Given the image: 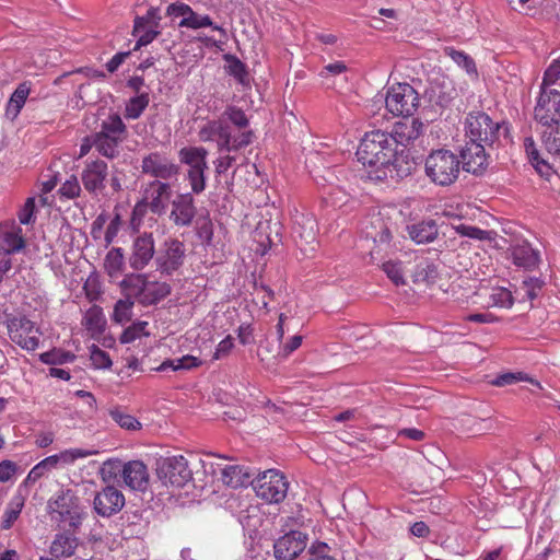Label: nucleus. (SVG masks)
I'll use <instances>...</instances> for the list:
<instances>
[{"label":"nucleus","instance_id":"f257e3e1","mask_svg":"<svg viewBox=\"0 0 560 560\" xmlns=\"http://www.w3.org/2000/svg\"><path fill=\"white\" fill-rule=\"evenodd\" d=\"M395 150L393 137L387 131L378 129L363 136L355 154L358 161L369 168L368 176L369 173H374L388 164L390 159L395 158Z\"/></svg>","mask_w":560,"mask_h":560},{"label":"nucleus","instance_id":"f03ea898","mask_svg":"<svg viewBox=\"0 0 560 560\" xmlns=\"http://www.w3.org/2000/svg\"><path fill=\"white\" fill-rule=\"evenodd\" d=\"M50 520L60 528L77 529L86 516L80 499L70 490H60L48 501Z\"/></svg>","mask_w":560,"mask_h":560},{"label":"nucleus","instance_id":"7ed1b4c3","mask_svg":"<svg viewBox=\"0 0 560 560\" xmlns=\"http://www.w3.org/2000/svg\"><path fill=\"white\" fill-rule=\"evenodd\" d=\"M460 170L459 156L447 149L433 150L424 160V173L436 186L447 187L454 184Z\"/></svg>","mask_w":560,"mask_h":560},{"label":"nucleus","instance_id":"20e7f679","mask_svg":"<svg viewBox=\"0 0 560 560\" xmlns=\"http://www.w3.org/2000/svg\"><path fill=\"white\" fill-rule=\"evenodd\" d=\"M198 138L202 142L215 141L218 151L232 152L238 151L253 142L252 130H244L237 135H233L231 127L221 119L208 120L203 124L199 131Z\"/></svg>","mask_w":560,"mask_h":560},{"label":"nucleus","instance_id":"39448f33","mask_svg":"<svg viewBox=\"0 0 560 560\" xmlns=\"http://www.w3.org/2000/svg\"><path fill=\"white\" fill-rule=\"evenodd\" d=\"M419 103V94L408 83H397L387 90L385 106L394 116H412Z\"/></svg>","mask_w":560,"mask_h":560},{"label":"nucleus","instance_id":"423d86ee","mask_svg":"<svg viewBox=\"0 0 560 560\" xmlns=\"http://www.w3.org/2000/svg\"><path fill=\"white\" fill-rule=\"evenodd\" d=\"M500 125L483 112L469 113L465 120L466 139L493 145L499 137Z\"/></svg>","mask_w":560,"mask_h":560},{"label":"nucleus","instance_id":"0eeeda50","mask_svg":"<svg viewBox=\"0 0 560 560\" xmlns=\"http://www.w3.org/2000/svg\"><path fill=\"white\" fill-rule=\"evenodd\" d=\"M95 453L96 452L94 451H86L82 448H69L58 454L50 455L42 459L30 470L23 483H34L52 469H56L59 466L71 465L77 459L89 457Z\"/></svg>","mask_w":560,"mask_h":560},{"label":"nucleus","instance_id":"6e6552de","mask_svg":"<svg viewBox=\"0 0 560 560\" xmlns=\"http://www.w3.org/2000/svg\"><path fill=\"white\" fill-rule=\"evenodd\" d=\"M288 486L284 475L275 469L264 471L254 481L257 497L267 503L281 502L287 495Z\"/></svg>","mask_w":560,"mask_h":560},{"label":"nucleus","instance_id":"1a4fd4ad","mask_svg":"<svg viewBox=\"0 0 560 560\" xmlns=\"http://www.w3.org/2000/svg\"><path fill=\"white\" fill-rule=\"evenodd\" d=\"M548 85L544 82L540 85V94L537 98L534 116L542 126L552 128L560 122V92L547 89Z\"/></svg>","mask_w":560,"mask_h":560},{"label":"nucleus","instance_id":"9d476101","mask_svg":"<svg viewBox=\"0 0 560 560\" xmlns=\"http://www.w3.org/2000/svg\"><path fill=\"white\" fill-rule=\"evenodd\" d=\"M185 258V244L178 238L167 237L156 253V270L162 275L172 276L184 265Z\"/></svg>","mask_w":560,"mask_h":560},{"label":"nucleus","instance_id":"9b49d317","mask_svg":"<svg viewBox=\"0 0 560 560\" xmlns=\"http://www.w3.org/2000/svg\"><path fill=\"white\" fill-rule=\"evenodd\" d=\"M8 331L10 339L26 351H34L39 346V328L26 316L10 319Z\"/></svg>","mask_w":560,"mask_h":560},{"label":"nucleus","instance_id":"f8f14e48","mask_svg":"<svg viewBox=\"0 0 560 560\" xmlns=\"http://www.w3.org/2000/svg\"><path fill=\"white\" fill-rule=\"evenodd\" d=\"M416 164L409 156V153L402 150H395V158H392L388 164L384 165L374 173H369L368 178L374 182H384L387 179L399 180L415 171Z\"/></svg>","mask_w":560,"mask_h":560},{"label":"nucleus","instance_id":"ddd939ff","mask_svg":"<svg viewBox=\"0 0 560 560\" xmlns=\"http://www.w3.org/2000/svg\"><path fill=\"white\" fill-rule=\"evenodd\" d=\"M158 476L165 485L176 488H183L192 478L187 459L182 455L163 459L159 465Z\"/></svg>","mask_w":560,"mask_h":560},{"label":"nucleus","instance_id":"4468645a","mask_svg":"<svg viewBox=\"0 0 560 560\" xmlns=\"http://www.w3.org/2000/svg\"><path fill=\"white\" fill-rule=\"evenodd\" d=\"M141 172L159 180L176 178L179 166L160 152H151L141 161Z\"/></svg>","mask_w":560,"mask_h":560},{"label":"nucleus","instance_id":"2eb2a0df","mask_svg":"<svg viewBox=\"0 0 560 560\" xmlns=\"http://www.w3.org/2000/svg\"><path fill=\"white\" fill-rule=\"evenodd\" d=\"M171 197L172 187L166 182L153 179L143 186L142 198L153 214H165Z\"/></svg>","mask_w":560,"mask_h":560},{"label":"nucleus","instance_id":"dca6fc26","mask_svg":"<svg viewBox=\"0 0 560 560\" xmlns=\"http://www.w3.org/2000/svg\"><path fill=\"white\" fill-rule=\"evenodd\" d=\"M156 253L153 234L150 232L138 234L132 240L131 253L128 258L130 268L136 271L143 270L149 266Z\"/></svg>","mask_w":560,"mask_h":560},{"label":"nucleus","instance_id":"f3484780","mask_svg":"<svg viewBox=\"0 0 560 560\" xmlns=\"http://www.w3.org/2000/svg\"><path fill=\"white\" fill-rule=\"evenodd\" d=\"M491 145L466 140L460 151L462 168L468 173L481 174L489 165L487 149Z\"/></svg>","mask_w":560,"mask_h":560},{"label":"nucleus","instance_id":"a211bd4d","mask_svg":"<svg viewBox=\"0 0 560 560\" xmlns=\"http://www.w3.org/2000/svg\"><path fill=\"white\" fill-rule=\"evenodd\" d=\"M197 214L192 192L178 194L171 201L170 221L177 228L191 225Z\"/></svg>","mask_w":560,"mask_h":560},{"label":"nucleus","instance_id":"6ab92c4d","mask_svg":"<svg viewBox=\"0 0 560 560\" xmlns=\"http://www.w3.org/2000/svg\"><path fill=\"white\" fill-rule=\"evenodd\" d=\"M125 506V497L121 491L113 486H107L98 491L93 500L94 511L103 517L117 514Z\"/></svg>","mask_w":560,"mask_h":560},{"label":"nucleus","instance_id":"aec40b11","mask_svg":"<svg viewBox=\"0 0 560 560\" xmlns=\"http://www.w3.org/2000/svg\"><path fill=\"white\" fill-rule=\"evenodd\" d=\"M120 476L130 490L145 492L150 477L147 465L142 460H129L121 466Z\"/></svg>","mask_w":560,"mask_h":560},{"label":"nucleus","instance_id":"412c9836","mask_svg":"<svg viewBox=\"0 0 560 560\" xmlns=\"http://www.w3.org/2000/svg\"><path fill=\"white\" fill-rule=\"evenodd\" d=\"M306 541L307 536L305 534L291 530L275 542V557L278 560H292L305 549Z\"/></svg>","mask_w":560,"mask_h":560},{"label":"nucleus","instance_id":"4be33fe9","mask_svg":"<svg viewBox=\"0 0 560 560\" xmlns=\"http://www.w3.org/2000/svg\"><path fill=\"white\" fill-rule=\"evenodd\" d=\"M107 175V163L102 160H94L86 162L81 179L89 192L96 194L104 189Z\"/></svg>","mask_w":560,"mask_h":560},{"label":"nucleus","instance_id":"5701e85b","mask_svg":"<svg viewBox=\"0 0 560 560\" xmlns=\"http://www.w3.org/2000/svg\"><path fill=\"white\" fill-rule=\"evenodd\" d=\"M423 127L424 125L419 119L407 118L397 121L388 133L393 137L396 149H398L399 145L406 148L420 137Z\"/></svg>","mask_w":560,"mask_h":560},{"label":"nucleus","instance_id":"b1692460","mask_svg":"<svg viewBox=\"0 0 560 560\" xmlns=\"http://www.w3.org/2000/svg\"><path fill=\"white\" fill-rule=\"evenodd\" d=\"M26 242L23 230L15 221H5L0 224V246L10 254L20 253L25 248Z\"/></svg>","mask_w":560,"mask_h":560},{"label":"nucleus","instance_id":"393cba45","mask_svg":"<svg viewBox=\"0 0 560 560\" xmlns=\"http://www.w3.org/2000/svg\"><path fill=\"white\" fill-rule=\"evenodd\" d=\"M156 19L155 10L150 9L144 16L135 20L133 35L138 37L135 49L150 44L160 34Z\"/></svg>","mask_w":560,"mask_h":560},{"label":"nucleus","instance_id":"a878e982","mask_svg":"<svg viewBox=\"0 0 560 560\" xmlns=\"http://www.w3.org/2000/svg\"><path fill=\"white\" fill-rule=\"evenodd\" d=\"M409 238L418 245L433 243L439 236V225L433 219H423L406 228Z\"/></svg>","mask_w":560,"mask_h":560},{"label":"nucleus","instance_id":"bb28decb","mask_svg":"<svg viewBox=\"0 0 560 560\" xmlns=\"http://www.w3.org/2000/svg\"><path fill=\"white\" fill-rule=\"evenodd\" d=\"M171 293V285L163 281H151L149 276L145 277L143 293L141 295L140 304L150 306L158 304Z\"/></svg>","mask_w":560,"mask_h":560},{"label":"nucleus","instance_id":"cd10ccee","mask_svg":"<svg viewBox=\"0 0 560 560\" xmlns=\"http://www.w3.org/2000/svg\"><path fill=\"white\" fill-rule=\"evenodd\" d=\"M207 156L208 151L203 147H185L178 152L179 162L188 170H208Z\"/></svg>","mask_w":560,"mask_h":560},{"label":"nucleus","instance_id":"c85d7f7f","mask_svg":"<svg viewBox=\"0 0 560 560\" xmlns=\"http://www.w3.org/2000/svg\"><path fill=\"white\" fill-rule=\"evenodd\" d=\"M147 273L132 272L126 275L119 282L121 293L125 298L137 301L140 304Z\"/></svg>","mask_w":560,"mask_h":560},{"label":"nucleus","instance_id":"c756f323","mask_svg":"<svg viewBox=\"0 0 560 560\" xmlns=\"http://www.w3.org/2000/svg\"><path fill=\"white\" fill-rule=\"evenodd\" d=\"M513 262L525 269H534L539 261V254L528 243L515 245L512 248Z\"/></svg>","mask_w":560,"mask_h":560},{"label":"nucleus","instance_id":"7c9ffc66","mask_svg":"<svg viewBox=\"0 0 560 560\" xmlns=\"http://www.w3.org/2000/svg\"><path fill=\"white\" fill-rule=\"evenodd\" d=\"M82 325L92 337L102 335L106 327L103 310L97 305L91 306L83 316Z\"/></svg>","mask_w":560,"mask_h":560},{"label":"nucleus","instance_id":"2f4dec72","mask_svg":"<svg viewBox=\"0 0 560 560\" xmlns=\"http://www.w3.org/2000/svg\"><path fill=\"white\" fill-rule=\"evenodd\" d=\"M221 480L226 486L238 488L250 482V475L240 465H228L221 469Z\"/></svg>","mask_w":560,"mask_h":560},{"label":"nucleus","instance_id":"473e14b6","mask_svg":"<svg viewBox=\"0 0 560 560\" xmlns=\"http://www.w3.org/2000/svg\"><path fill=\"white\" fill-rule=\"evenodd\" d=\"M125 269V254L120 247L109 249L104 258V270L112 280L118 279Z\"/></svg>","mask_w":560,"mask_h":560},{"label":"nucleus","instance_id":"72a5a7b5","mask_svg":"<svg viewBox=\"0 0 560 560\" xmlns=\"http://www.w3.org/2000/svg\"><path fill=\"white\" fill-rule=\"evenodd\" d=\"M293 232L305 243H313L316 240L317 234V223L315 218L305 214L296 215Z\"/></svg>","mask_w":560,"mask_h":560},{"label":"nucleus","instance_id":"f704fd0d","mask_svg":"<svg viewBox=\"0 0 560 560\" xmlns=\"http://www.w3.org/2000/svg\"><path fill=\"white\" fill-rule=\"evenodd\" d=\"M78 539L69 534H58L50 546V553L56 558H69L74 555Z\"/></svg>","mask_w":560,"mask_h":560},{"label":"nucleus","instance_id":"c9c22d12","mask_svg":"<svg viewBox=\"0 0 560 560\" xmlns=\"http://www.w3.org/2000/svg\"><path fill=\"white\" fill-rule=\"evenodd\" d=\"M97 135L124 141L126 135V125L117 114L108 116L102 121L101 130Z\"/></svg>","mask_w":560,"mask_h":560},{"label":"nucleus","instance_id":"e433bc0d","mask_svg":"<svg viewBox=\"0 0 560 560\" xmlns=\"http://www.w3.org/2000/svg\"><path fill=\"white\" fill-rule=\"evenodd\" d=\"M444 54L450 57L458 67L472 79L478 78V70L474 59L463 50H457L453 47H446Z\"/></svg>","mask_w":560,"mask_h":560},{"label":"nucleus","instance_id":"4c0bfd02","mask_svg":"<svg viewBox=\"0 0 560 560\" xmlns=\"http://www.w3.org/2000/svg\"><path fill=\"white\" fill-rule=\"evenodd\" d=\"M25 504V498L21 493H16L9 501L7 509L3 514L1 528L10 529L14 522L19 518Z\"/></svg>","mask_w":560,"mask_h":560},{"label":"nucleus","instance_id":"58836bf2","mask_svg":"<svg viewBox=\"0 0 560 560\" xmlns=\"http://www.w3.org/2000/svg\"><path fill=\"white\" fill-rule=\"evenodd\" d=\"M412 278L416 283L434 282L438 278V268L434 262L422 259L416 265Z\"/></svg>","mask_w":560,"mask_h":560},{"label":"nucleus","instance_id":"ea45409f","mask_svg":"<svg viewBox=\"0 0 560 560\" xmlns=\"http://www.w3.org/2000/svg\"><path fill=\"white\" fill-rule=\"evenodd\" d=\"M178 26L191 30L211 26L214 31H218L223 36H226L225 30L219 25H213L212 20L209 15H201L196 13L195 11H192L190 16H188L187 19H182Z\"/></svg>","mask_w":560,"mask_h":560},{"label":"nucleus","instance_id":"a19ab883","mask_svg":"<svg viewBox=\"0 0 560 560\" xmlns=\"http://www.w3.org/2000/svg\"><path fill=\"white\" fill-rule=\"evenodd\" d=\"M150 103L149 92L140 93L131 97L125 107V117L127 119H138L142 113L145 110Z\"/></svg>","mask_w":560,"mask_h":560},{"label":"nucleus","instance_id":"79ce46f5","mask_svg":"<svg viewBox=\"0 0 560 560\" xmlns=\"http://www.w3.org/2000/svg\"><path fill=\"white\" fill-rule=\"evenodd\" d=\"M200 364L201 361L197 357L187 354L178 359L165 360L155 370L158 372H164L168 369H172L173 371H182L198 368Z\"/></svg>","mask_w":560,"mask_h":560},{"label":"nucleus","instance_id":"37998d69","mask_svg":"<svg viewBox=\"0 0 560 560\" xmlns=\"http://www.w3.org/2000/svg\"><path fill=\"white\" fill-rule=\"evenodd\" d=\"M122 141L94 133V148L107 159H115L119 154L118 147Z\"/></svg>","mask_w":560,"mask_h":560},{"label":"nucleus","instance_id":"c03bdc74","mask_svg":"<svg viewBox=\"0 0 560 560\" xmlns=\"http://www.w3.org/2000/svg\"><path fill=\"white\" fill-rule=\"evenodd\" d=\"M226 71L243 86H249L250 80L245 63L234 56H226Z\"/></svg>","mask_w":560,"mask_h":560},{"label":"nucleus","instance_id":"a18cd8bd","mask_svg":"<svg viewBox=\"0 0 560 560\" xmlns=\"http://www.w3.org/2000/svg\"><path fill=\"white\" fill-rule=\"evenodd\" d=\"M30 94V88L22 83L20 84L10 97L7 107V114L16 117Z\"/></svg>","mask_w":560,"mask_h":560},{"label":"nucleus","instance_id":"49530a36","mask_svg":"<svg viewBox=\"0 0 560 560\" xmlns=\"http://www.w3.org/2000/svg\"><path fill=\"white\" fill-rule=\"evenodd\" d=\"M39 359L45 364L57 365L74 361L75 355L69 351L54 349L42 353Z\"/></svg>","mask_w":560,"mask_h":560},{"label":"nucleus","instance_id":"de8ad7c7","mask_svg":"<svg viewBox=\"0 0 560 560\" xmlns=\"http://www.w3.org/2000/svg\"><path fill=\"white\" fill-rule=\"evenodd\" d=\"M135 301L129 298L120 299L116 302L114 307L113 318L117 323H126L132 316V308Z\"/></svg>","mask_w":560,"mask_h":560},{"label":"nucleus","instance_id":"09e8293b","mask_svg":"<svg viewBox=\"0 0 560 560\" xmlns=\"http://www.w3.org/2000/svg\"><path fill=\"white\" fill-rule=\"evenodd\" d=\"M112 419L122 429L137 431L141 429V423L131 415L125 413L119 409L109 411Z\"/></svg>","mask_w":560,"mask_h":560},{"label":"nucleus","instance_id":"8fccbe9b","mask_svg":"<svg viewBox=\"0 0 560 560\" xmlns=\"http://www.w3.org/2000/svg\"><path fill=\"white\" fill-rule=\"evenodd\" d=\"M147 322L139 320L133 323L124 330V332L120 336V342L130 343L133 342L136 339L140 338L141 336H148L149 332L147 331Z\"/></svg>","mask_w":560,"mask_h":560},{"label":"nucleus","instance_id":"3c124183","mask_svg":"<svg viewBox=\"0 0 560 560\" xmlns=\"http://www.w3.org/2000/svg\"><path fill=\"white\" fill-rule=\"evenodd\" d=\"M207 170H187L186 178L189 182L192 195H199L206 189Z\"/></svg>","mask_w":560,"mask_h":560},{"label":"nucleus","instance_id":"603ef678","mask_svg":"<svg viewBox=\"0 0 560 560\" xmlns=\"http://www.w3.org/2000/svg\"><path fill=\"white\" fill-rule=\"evenodd\" d=\"M90 359L95 369H108L112 365L109 354L95 345L90 347Z\"/></svg>","mask_w":560,"mask_h":560},{"label":"nucleus","instance_id":"864d4df0","mask_svg":"<svg viewBox=\"0 0 560 560\" xmlns=\"http://www.w3.org/2000/svg\"><path fill=\"white\" fill-rule=\"evenodd\" d=\"M542 143L546 150L552 154L560 153V128L557 127L555 130L544 131Z\"/></svg>","mask_w":560,"mask_h":560},{"label":"nucleus","instance_id":"5fc2aeb1","mask_svg":"<svg viewBox=\"0 0 560 560\" xmlns=\"http://www.w3.org/2000/svg\"><path fill=\"white\" fill-rule=\"evenodd\" d=\"M223 116L226 117L235 127L238 129H244L248 126V119L245 113L235 106H229Z\"/></svg>","mask_w":560,"mask_h":560},{"label":"nucleus","instance_id":"6e6d98bb","mask_svg":"<svg viewBox=\"0 0 560 560\" xmlns=\"http://www.w3.org/2000/svg\"><path fill=\"white\" fill-rule=\"evenodd\" d=\"M383 270L396 285L404 283L401 262L386 261Z\"/></svg>","mask_w":560,"mask_h":560},{"label":"nucleus","instance_id":"4d7b16f0","mask_svg":"<svg viewBox=\"0 0 560 560\" xmlns=\"http://www.w3.org/2000/svg\"><path fill=\"white\" fill-rule=\"evenodd\" d=\"M303 336L294 335L290 337L287 341H282L280 343V349L278 355L285 359L291 353H293L296 349H299L302 345Z\"/></svg>","mask_w":560,"mask_h":560},{"label":"nucleus","instance_id":"13d9d810","mask_svg":"<svg viewBox=\"0 0 560 560\" xmlns=\"http://www.w3.org/2000/svg\"><path fill=\"white\" fill-rule=\"evenodd\" d=\"M59 192L61 194V196L68 199L79 197L81 192V187L78 178L74 175H72L61 185V187L59 188Z\"/></svg>","mask_w":560,"mask_h":560},{"label":"nucleus","instance_id":"bf43d9fd","mask_svg":"<svg viewBox=\"0 0 560 560\" xmlns=\"http://www.w3.org/2000/svg\"><path fill=\"white\" fill-rule=\"evenodd\" d=\"M522 381L534 383V380L528 378L523 373H504L497 376L495 380L492 381V384L495 386H506Z\"/></svg>","mask_w":560,"mask_h":560},{"label":"nucleus","instance_id":"052dcab7","mask_svg":"<svg viewBox=\"0 0 560 560\" xmlns=\"http://www.w3.org/2000/svg\"><path fill=\"white\" fill-rule=\"evenodd\" d=\"M34 212H35V198L30 197L26 199L23 207L20 209L18 217L21 224H30L34 221Z\"/></svg>","mask_w":560,"mask_h":560},{"label":"nucleus","instance_id":"680f3d73","mask_svg":"<svg viewBox=\"0 0 560 560\" xmlns=\"http://www.w3.org/2000/svg\"><path fill=\"white\" fill-rule=\"evenodd\" d=\"M541 287L542 281L538 278H527L523 281L521 289L524 291V296L532 301L537 296Z\"/></svg>","mask_w":560,"mask_h":560},{"label":"nucleus","instance_id":"e2e57ef3","mask_svg":"<svg viewBox=\"0 0 560 560\" xmlns=\"http://www.w3.org/2000/svg\"><path fill=\"white\" fill-rule=\"evenodd\" d=\"M524 145H525V150H526V153L529 158V160L533 162V163H536V168L542 173V170L539 167V165L541 164L542 166L545 167H548V165L539 159V152L535 145V142L532 138H526L525 139V142H524Z\"/></svg>","mask_w":560,"mask_h":560},{"label":"nucleus","instance_id":"0e129e2a","mask_svg":"<svg viewBox=\"0 0 560 560\" xmlns=\"http://www.w3.org/2000/svg\"><path fill=\"white\" fill-rule=\"evenodd\" d=\"M560 79V56L555 59L544 73L545 84H555Z\"/></svg>","mask_w":560,"mask_h":560},{"label":"nucleus","instance_id":"69168bd1","mask_svg":"<svg viewBox=\"0 0 560 560\" xmlns=\"http://www.w3.org/2000/svg\"><path fill=\"white\" fill-rule=\"evenodd\" d=\"M493 303L501 307H510L513 304V298L509 290L498 289L491 294Z\"/></svg>","mask_w":560,"mask_h":560},{"label":"nucleus","instance_id":"338daca9","mask_svg":"<svg viewBox=\"0 0 560 560\" xmlns=\"http://www.w3.org/2000/svg\"><path fill=\"white\" fill-rule=\"evenodd\" d=\"M236 159L233 155L224 154L220 155L213 163L215 167V174L222 175L228 172L230 167L235 163Z\"/></svg>","mask_w":560,"mask_h":560},{"label":"nucleus","instance_id":"774afa93","mask_svg":"<svg viewBox=\"0 0 560 560\" xmlns=\"http://www.w3.org/2000/svg\"><path fill=\"white\" fill-rule=\"evenodd\" d=\"M18 466L14 462L5 459L0 463V482L9 481L16 472Z\"/></svg>","mask_w":560,"mask_h":560}]
</instances>
